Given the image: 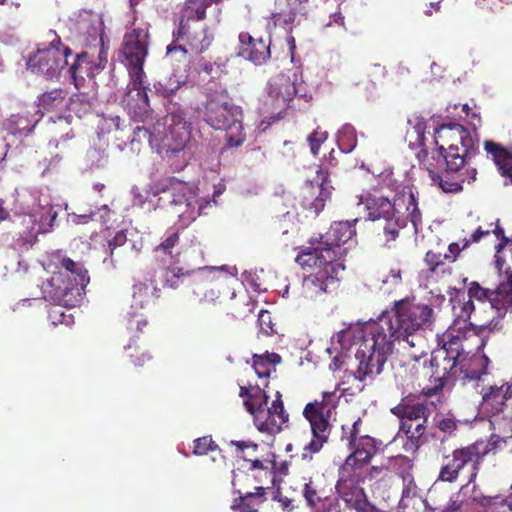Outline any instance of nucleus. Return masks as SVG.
Masks as SVG:
<instances>
[{
  "mask_svg": "<svg viewBox=\"0 0 512 512\" xmlns=\"http://www.w3.org/2000/svg\"><path fill=\"white\" fill-rule=\"evenodd\" d=\"M435 394L437 388H424L420 393H408L390 409V412L399 419V425L428 422L432 409L441 404L440 397L436 401L430 399Z\"/></svg>",
  "mask_w": 512,
  "mask_h": 512,
  "instance_id": "14",
  "label": "nucleus"
},
{
  "mask_svg": "<svg viewBox=\"0 0 512 512\" xmlns=\"http://www.w3.org/2000/svg\"><path fill=\"white\" fill-rule=\"evenodd\" d=\"M130 83L128 91L122 98V103L128 110L129 114L133 115L136 121L147 123L150 116V102L148 98V87L144 86L145 76H140L139 84L135 83L136 78L129 77Z\"/></svg>",
  "mask_w": 512,
  "mask_h": 512,
  "instance_id": "22",
  "label": "nucleus"
},
{
  "mask_svg": "<svg viewBox=\"0 0 512 512\" xmlns=\"http://www.w3.org/2000/svg\"><path fill=\"white\" fill-rule=\"evenodd\" d=\"M353 509L356 510L357 512H382L380 509H378L376 506H374L368 501L366 495L364 498H362L360 502L357 503V505L354 506Z\"/></svg>",
  "mask_w": 512,
  "mask_h": 512,
  "instance_id": "61",
  "label": "nucleus"
},
{
  "mask_svg": "<svg viewBox=\"0 0 512 512\" xmlns=\"http://www.w3.org/2000/svg\"><path fill=\"white\" fill-rule=\"evenodd\" d=\"M433 321L434 311L430 305L406 297L394 301L390 310L383 311L376 320L366 323L363 328L342 330L338 334L340 342L359 334L360 344L356 352L359 364L355 378L364 382L378 376L395 342L402 344L404 349L412 350L409 356L418 361L426 355L425 339L419 331L429 328Z\"/></svg>",
  "mask_w": 512,
  "mask_h": 512,
  "instance_id": "1",
  "label": "nucleus"
},
{
  "mask_svg": "<svg viewBox=\"0 0 512 512\" xmlns=\"http://www.w3.org/2000/svg\"><path fill=\"white\" fill-rule=\"evenodd\" d=\"M389 468L386 465H374L367 469L366 473L363 474L364 481H379L383 480L388 476Z\"/></svg>",
  "mask_w": 512,
  "mask_h": 512,
  "instance_id": "55",
  "label": "nucleus"
},
{
  "mask_svg": "<svg viewBox=\"0 0 512 512\" xmlns=\"http://www.w3.org/2000/svg\"><path fill=\"white\" fill-rule=\"evenodd\" d=\"M195 270L188 271L180 266H159L158 270L154 271V278L158 277L159 282L163 287H168L171 289H177L184 282L185 279L188 280V284L191 280V274L194 273Z\"/></svg>",
  "mask_w": 512,
  "mask_h": 512,
  "instance_id": "31",
  "label": "nucleus"
},
{
  "mask_svg": "<svg viewBox=\"0 0 512 512\" xmlns=\"http://www.w3.org/2000/svg\"><path fill=\"white\" fill-rule=\"evenodd\" d=\"M317 180L320 181L318 184L319 194L317 197L312 199L311 189L313 188L312 183L307 184L305 190L310 194V197L303 196L302 206L308 210L311 214L317 216L325 207L326 201L331 199L333 187L328 180V172L323 169L317 171Z\"/></svg>",
  "mask_w": 512,
  "mask_h": 512,
  "instance_id": "27",
  "label": "nucleus"
},
{
  "mask_svg": "<svg viewBox=\"0 0 512 512\" xmlns=\"http://www.w3.org/2000/svg\"><path fill=\"white\" fill-rule=\"evenodd\" d=\"M235 282L225 266H205L191 274L188 291L199 303H215L221 296L234 294L231 283Z\"/></svg>",
  "mask_w": 512,
  "mask_h": 512,
  "instance_id": "11",
  "label": "nucleus"
},
{
  "mask_svg": "<svg viewBox=\"0 0 512 512\" xmlns=\"http://www.w3.org/2000/svg\"><path fill=\"white\" fill-rule=\"evenodd\" d=\"M451 301L454 316L459 320H469L473 311L475 310L473 301H471L470 298L464 294L456 296Z\"/></svg>",
  "mask_w": 512,
  "mask_h": 512,
  "instance_id": "44",
  "label": "nucleus"
},
{
  "mask_svg": "<svg viewBox=\"0 0 512 512\" xmlns=\"http://www.w3.org/2000/svg\"><path fill=\"white\" fill-rule=\"evenodd\" d=\"M302 494L307 505L311 508H316L322 501L327 500L324 489L320 488L319 484L312 478L304 484Z\"/></svg>",
  "mask_w": 512,
  "mask_h": 512,
  "instance_id": "42",
  "label": "nucleus"
},
{
  "mask_svg": "<svg viewBox=\"0 0 512 512\" xmlns=\"http://www.w3.org/2000/svg\"><path fill=\"white\" fill-rule=\"evenodd\" d=\"M49 260L48 268L53 264L58 270L42 284L44 298L51 302L76 306L89 283L88 270L82 262L65 257L60 252L51 253Z\"/></svg>",
  "mask_w": 512,
  "mask_h": 512,
  "instance_id": "5",
  "label": "nucleus"
},
{
  "mask_svg": "<svg viewBox=\"0 0 512 512\" xmlns=\"http://www.w3.org/2000/svg\"><path fill=\"white\" fill-rule=\"evenodd\" d=\"M267 464L269 465V469L272 470V473L274 475H279V476H285L288 474V463L286 461H282L280 463L276 462V461H268Z\"/></svg>",
  "mask_w": 512,
  "mask_h": 512,
  "instance_id": "59",
  "label": "nucleus"
},
{
  "mask_svg": "<svg viewBox=\"0 0 512 512\" xmlns=\"http://www.w3.org/2000/svg\"><path fill=\"white\" fill-rule=\"evenodd\" d=\"M149 31L147 27H137L124 34L120 48L121 62L128 70L129 77L140 82V76H145L143 65L148 55Z\"/></svg>",
  "mask_w": 512,
  "mask_h": 512,
  "instance_id": "15",
  "label": "nucleus"
},
{
  "mask_svg": "<svg viewBox=\"0 0 512 512\" xmlns=\"http://www.w3.org/2000/svg\"><path fill=\"white\" fill-rule=\"evenodd\" d=\"M231 446H234L236 448L237 452H242L245 449H252L253 451H256L258 448V445L252 441H231Z\"/></svg>",
  "mask_w": 512,
  "mask_h": 512,
  "instance_id": "64",
  "label": "nucleus"
},
{
  "mask_svg": "<svg viewBox=\"0 0 512 512\" xmlns=\"http://www.w3.org/2000/svg\"><path fill=\"white\" fill-rule=\"evenodd\" d=\"M322 512H344L338 498L325 500Z\"/></svg>",
  "mask_w": 512,
  "mask_h": 512,
  "instance_id": "63",
  "label": "nucleus"
},
{
  "mask_svg": "<svg viewBox=\"0 0 512 512\" xmlns=\"http://www.w3.org/2000/svg\"><path fill=\"white\" fill-rule=\"evenodd\" d=\"M506 312H498L497 317H493L489 322L484 324H472L474 333L482 340V345L486 344V340L491 335L501 333L504 330L503 316Z\"/></svg>",
  "mask_w": 512,
  "mask_h": 512,
  "instance_id": "37",
  "label": "nucleus"
},
{
  "mask_svg": "<svg viewBox=\"0 0 512 512\" xmlns=\"http://www.w3.org/2000/svg\"><path fill=\"white\" fill-rule=\"evenodd\" d=\"M238 56L256 65H261L270 58V43L261 38H253L248 32H241Z\"/></svg>",
  "mask_w": 512,
  "mask_h": 512,
  "instance_id": "25",
  "label": "nucleus"
},
{
  "mask_svg": "<svg viewBox=\"0 0 512 512\" xmlns=\"http://www.w3.org/2000/svg\"><path fill=\"white\" fill-rule=\"evenodd\" d=\"M127 236L125 231L116 232L114 237L108 241L110 262L114 265L125 257Z\"/></svg>",
  "mask_w": 512,
  "mask_h": 512,
  "instance_id": "40",
  "label": "nucleus"
},
{
  "mask_svg": "<svg viewBox=\"0 0 512 512\" xmlns=\"http://www.w3.org/2000/svg\"><path fill=\"white\" fill-rule=\"evenodd\" d=\"M254 401L249 403V414L252 416L256 429L267 435L274 436L283 430L289 421V414L284 409V403L280 392H276V398L268 406V396H254Z\"/></svg>",
  "mask_w": 512,
  "mask_h": 512,
  "instance_id": "12",
  "label": "nucleus"
},
{
  "mask_svg": "<svg viewBox=\"0 0 512 512\" xmlns=\"http://www.w3.org/2000/svg\"><path fill=\"white\" fill-rule=\"evenodd\" d=\"M471 499L476 506L481 508V512H511L505 496L502 495H475Z\"/></svg>",
  "mask_w": 512,
  "mask_h": 512,
  "instance_id": "36",
  "label": "nucleus"
},
{
  "mask_svg": "<svg viewBox=\"0 0 512 512\" xmlns=\"http://www.w3.org/2000/svg\"><path fill=\"white\" fill-rule=\"evenodd\" d=\"M18 238L16 240V243L14 244L15 248H29L31 247L35 240H36V234L31 231H25L23 233L19 232L17 233Z\"/></svg>",
  "mask_w": 512,
  "mask_h": 512,
  "instance_id": "58",
  "label": "nucleus"
},
{
  "mask_svg": "<svg viewBox=\"0 0 512 512\" xmlns=\"http://www.w3.org/2000/svg\"><path fill=\"white\" fill-rule=\"evenodd\" d=\"M499 283L495 289L482 287L478 282H471L467 296L471 301L488 302L497 312H506L512 307V269L504 267L498 270Z\"/></svg>",
  "mask_w": 512,
  "mask_h": 512,
  "instance_id": "17",
  "label": "nucleus"
},
{
  "mask_svg": "<svg viewBox=\"0 0 512 512\" xmlns=\"http://www.w3.org/2000/svg\"><path fill=\"white\" fill-rule=\"evenodd\" d=\"M179 245V231L174 229L167 231L162 241L153 249L155 260L159 263H163L166 257H169L170 260L176 261L180 255V251L178 250Z\"/></svg>",
  "mask_w": 512,
  "mask_h": 512,
  "instance_id": "32",
  "label": "nucleus"
},
{
  "mask_svg": "<svg viewBox=\"0 0 512 512\" xmlns=\"http://www.w3.org/2000/svg\"><path fill=\"white\" fill-rule=\"evenodd\" d=\"M360 482H364L363 472L340 466L335 489L338 499L343 500L349 508L353 509L366 495L364 489L359 486Z\"/></svg>",
  "mask_w": 512,
  "mask_h": 512,
  "instance_id": "23",
  "label": "nucleus"
},
{
  "mask_svg": "<svg viewBox=\"0 0 512 512\" xmlns=\"http://www.w3.org/2000/svg\"><path fill=\"white\" fill-rule=\"evenodd\" d=\"M157 152L176 154L185 149L191 136V126L180 113H171L162 122Z\"/></svg>",
  "mask_w": 512,
  "mask_h": 512,
  "instance_id": "18",
  "label": "nucleus"
},
{
  "mask_svg": "<svg viewBox=\"0 0 512 512\" xmlns=\"http://www.w3.org/2000/svg\"><path fill=\"white\" fill-rule=\"evenodd\" d=\"M166 193L169 194V203L173 213L183 222L194 221L201 214L202 205L196 196L182 184L172 186Z\"/></svg>",
  "mask_w": 512,
  "mask_h": 512,
  "instance_id": "20",
  "label": "nucleus"
},
{
  "mask_svg": "<svg viewBox=\"0 0 512 512\" xmlns=\"http://www.w3.org/2000/svg\"><path fill=\"white\" fill-rule=\"evenodd\" d=\"M485 150L493 156L498 169H500L504 163H507V160H512L507 150L493 141L485 142Z\"/></svg>",
  "mask_w": 512,
  "mask_h": 512,
  "instance_id": "47",
  "label": "nucleus"
},
{
  "mask_svg": "<svg viewBox=\"0 0 512 512\" xmlns=\"http://www.w3.org/2000/svg\"><path fill=\"white\" fill-rule=\"evenodd\" d=\"M126 356L135 368H144L152 361V357L142 347L136 344L135 340L125 346Z\"/></svg>",
  "mask_w": 512,
  "mask_h": 512,
  "instance_id": "41",
  "label": "nucleus"
},
{
  "mask_svg": "<svg viewBox=\"0 0 512 512\" xmlns=\"http://www.w3.org/2000/svg\"><path fill=\"white\" fill-rule=\"evenodd\" d=\"M341 441L349 454L342 467L362 472L379 452L380 441L368 435L363 429V420L358 417L351 424L341 426Z\"/></svg>",
  "mask_w": 512,
  "mask_h": 512,
  "instance_id": "10",
  "label": "nucleus"
},
{
  "mask_svg": "<svg viewBox=\"0 0 512 512\" xmlns=\"http://www.w3.org/2000/svg\"><path fill=\"white\" fill-rule=\"evenodd\" d=\"M495 447L496 442L480 439L466 446L455 448L449 453H444L441 458L437 481L456 483L464 473H467V482L462 488L470 485L475 488L485 457Z\"/></svg>",
  "mask_w": 512,
  "mask_h": 512,
  "instance_id": "6",
  "label": "nucleus"
},
{
  "mask_svg": "<svg viewBox=\"0 0 512 512\" xmlns=\"http://www.w3.org/2000/svg\"><path fill=\"white\" fill-rule=\"evenodd\" d=\"M218 449V445L211 436H203L194 440L193 454L197 456L206 455Z\"/></svg>",
  "mask_w": 512,
  "mask_h": 512,
  "instance_id": "50",
  "label": "nucleus"
},
{
  "mask_svg": "<svg viewBox=\"0 0 512 512\" xmlns=\"http://www.w3.org/2000/svg\"><path fill=\"white\" fill-rule=\"evenodd\" d=\"M161 128H164L161 120H157L153 124L152 129L139 125L133 127L131 129V136L128 137L131 150L139 151L145 142L151 148L157 150L158 136L160 135Z\"/></svg>",
  "mask_w": 512,
  "mask_h": 512,
  "instance_id": "29",
  "label": "nucleus"
},
{
  "mask_svg": "<svg viewBox=\"0 0 512 512\" xmlns=\"http://www.w3.org/2000/svg\"><path fill=\"white\" fill-rule=\"evenodd\" d=\"M462 250V246L460 247L459 243H450L448 246L449 253L444 254L443 257L449 262H455Z\"/></svg>",
  "mask_w": 512,
  "mask_h": 512,
  "instance_id": "62",
  "label": "nucleus"
},
{
  "mask_svg": "<svg viewBox=\"0 0 512 512\" xmlns=\"http://www.w3.org/2000/svg\"><path fill=\"white\" fill-rule=\"evenodd\" d=\"M481 409L490 415H497L503 411L508 399L512 397V386L503 383L500 386L491 385L481 391Z\"/></svg>",
  "mask_w": 512,
  "mask_h": 512,
  "instance_id": "26",
  "label": "nucleus"
},
{
  "mask_svg": "<svg viewBox=\"0 0 512 512\" xmlns=\"http://www.w3.org/2000/svg\"><path fill=\"white\" fill-rule=\"evenodd\" d=\"M327 138L328 133L326 131H321L319 128L315 129L311 134H309L307 140L310 150L314 156L318 155L321 144L324 143Z\"/></svg>",
  "mask_w": 512,
  "mask_h": 512,
  "instance_id": "53",
  "label": "nucleus"
},
{
  "mask_svg": "<svg viewBox=\"0 0 512 512\" xmlns=\"http://www.w3.org/2000/svg\"><path fill=\"white\" fill-rule=\"evenodd\" d=\"M253 368L259 378H267L274 370V366L281 361L277 353L267 355H253Z\"/></svg>",
  "mask_w": 512,
  "mask_h": 512,
  "instance_id": "39",
  "label": "nucleus"
},
{
  "mask_svg": "<svg viewBox=\"0 0 512 512\" xmlns=\"http://www.w3.org/2000/svg\"><path fill=\"white\" fill-rule=\"evenodd\" d=\"M255 490V492H248L235 498L231 509L237 512H258L266 500V492L263 487H256Z\"/></svg>",
  "mask_w": 512,
  "mask_h": 512,
  "instance_id": "35",
  "label": "nucleus"
},
{
  "mask_svg": "<svg viewBox=\"0 0 512 512\" xmlns=\"http://www.w3.org/2000/svg\"><path fill=\"white\" fill-rule=\"evenodd\" d=\"M9 121L14 126L16 132L29 134L34 130L39 119L30 120L29 113L24 112L12 115Z\"/></svg>",
  "mask_w": 512,
  "mask_h": 512,
  "instance_id": "46",
  "label": "nucleus"
},
{
  "mask_svg": "<svg viewBox=\"0 0 512 512\" xmlns=\"http://www.w3.org/2000/svg\"><path fill=\"white\" fill-rule=\"evenodd\" d=\"M399 432L403 433L406 441V452L415 453L429 442L428 422H415L399 425Z\"/></svg>",
  "mask_w": 512,
  "mask_h": 512,
  "instance_id": "28",
  "label": "nucleus"
},
{
  "mask_svg": "<svg viewBox=\"0 0 512 512\" xmlns=\"http://www.w3.org/2000/svg\"><path fill=\"white\" fill-rule=\"evenodd\" d=\"M365 207L368 219L384 221L383 233L386 242L395 241L408 221L412 223L415 233L422 225V213L417 198L409 187L396 193L393 201L387 197L370 195L366 198Z\"/></svg>",
  "mask_w": 512,
  "mask_h": 512,
  "instance_id": "4",
  "label": "nucleus"
},
{
  "mask_svg": "<svg viewBox=\"0 0 512 512\" xmlns=\"http://www.w3.org/2000/svg\"><path fill=\"white\" fill-rule=\"evenodd\" d=\"M125 121L122 120L119 116H109L105 117L103 119V127L102 129H106L108 133H111L113 131L117 132H123L125 125Z\"/></svg>",
  "mask_w": 512,
  "mask_h": 512,
  "instance_id": "57",
  "label": "nucleus"
},
{
  "mask_svg": "<svg viewBox=\"0 0 512 512\" xmlns=\"http://www.w3.org/2000/svg\"><path fill=\"white\" fill-rule=\"evenodd\" d=\"M210 0H188L181 11L178 25H204L201 23L206 18Z\"/></svg>",
  "mask_w": 512,
  "mask_h": 512,
  "instance_id": "33",
  "label": "nucleus"
},
{
  "mask_svg": "<svg viewBox=\"0 0 512 512\" xmlns=\"http://www.w3.org/2000/svg\"><path fill=\"white\" fill-rule=\"evenodd\" d=\"M297 74L279 73L272 76L266 87V95L261 104V112L270 118H280L289 108H292V102L295 97L303 98L306 102L312 96L308 95L301 81L298 83Z\"/></svg>",
  "mask_w": 512,
  "mask_h": 512,
  "instance_id": "9",
  "label": "nucleus"
},
{
  "mask_svg": "<svg viewBox=\"0 0 512 512\" xmlns=\"http://www.w3.org/2000/svg\"><path fill=\"white\" fill-rule=\"evenodd\" d=\"M353 221L333 222L328 231L319 238V246L301 250L296 263L305 271L301 285V296L310 301H323L327 295L336 293L340 286V273L345 270L344 259L348 254L345 244L356 235Z\"/></svg>",
  "mask_w": 512,
  "mask_h": 512,
  "instance_id": "2",
  "label": "nucleus"
},
{
  "mask_svg": "<svg viewBox=\"0 0 512 512\" xmlns=\"http://www.w3.org/2000/svg\"><path fill=\"white\" fill-rule=\"evenodd\" d=\"M489 358L486 355H474L469 359L468 364H459V376L463 384L471 381H479L483 375L487 374Z\"/></svg>",
  "mask_w": 512,
  "mask_h": 512,
  "instance_id": "34",
  "label": "nucleus"
},
{
  "mask_svg": "<svg viewBox=\"0 0 512 512\" xmlns=\"http://www.w3.org/2000/svg\"><path fill=\"white\" fill-rule=\"evenodd\" d=\"M436 427L443 433L451 435L457 428V420L453 416H446L436 422Z\"/></svg>",
  "mask_w": 512,
  "mask_h": 512,
  "instance_id": "56",
  "label": "nucleus"
},
{
  "mask_svg": "<svg viewBox=\"0 0 512 512\" xmlns=\"http://www.w3.org/2000/svg\"><path fill=\"white\" fill-rule=\"evenodd\" d=\"M266 395V392L264 389L260 388L259 386H250L245 387L241 386L239 391V396L243 398V405L247 412H249V403H252L254 401V396L264 397Z\"/></svg>",
  "mask_w": 512,
  "mask_h": 512,
  "instance_id": "52",
  "label": "nucleus"
},
{
  "mask_svg": "<svg viewBox=\"0 0 512 512\" xmlns=\"http://www.w3.org/2000/svg\"><path fill=\"white\" fill-rule=\"evenodd\" d=\"M204 120L214 129L225 130L226 146H241L245 140L242 111L228 101L225 90L210 91L204 104Z\"/></svg>",
  "mask_w": 512,
  "mask_h": 512,
  "instance_id": "7",
  "label": "nucleus"
},
{
  "mask_svg": "<svg viewBox=\"0 0 512 512\" xmlns=\"http://www.w3.org/2000/svg\"><path fill=\"white\" fill-rule=\"evenodd\" d=\"M71 49L61 42L60 38L54 39L49 46L39 48L27 61V69L34 75L46 80L58 79L62 70L68 65V56Z\"/></svg>",
  "mask_w": 512,
  "mask_h": 512,
  "instance_id": "13",
  "label": "nucleus"
},
{
  "mask_svg": "<svg viewBox=\"0 0 512 512\" xmlns=\"http://www.w3.org/2000/svg\"><path fill=\"white\" fill-rule=\"evenodd\" d=\"M172 37V43L167 46V55L180 53L183 57L189 52L203 54L214 41V35L206 25H178Z\"/></svg>",
  "mask_w": 512,
  "mask_h": 512,
  "instance_id": "16",
  "label": "nucleus"
},
{
  "mask_svg": "<svg viewBox=\"0 0 512 512\" xmlns=\"http://www.w3.org/2000/svg\"><path fill=\"white\" fill-rule=\"evenodd\" d=\"M444 254L429 250L424 257L425 264L428 266L429 271L435 273L440 266L444 265L446 260Z\"/></svg>",
  "mask_w": 512,
  "mask_h": 512,
  "instance_id": "54",
  "label": "nucleus"
},
{
  "mask_svg": "<svg viewBox=\"0 0 512 512\" xmlns=\"http://www.w3.org/2000/svg\"><path fill=\"white\" fill-rule=\"evenodd\" d=\"M340 396L337 390L324 391L321 400L316 399L305 405L302 414L310 424L313 438L303 449V459L311 460L313 454L320 452L328 442L332 412L336 409Z\"/></svg>",
  "mask_w": 512,
  "mask_h": 512,
  "instance_id": "8",
  "label": "nucleus"
},
{
  "mask_svg": "<svg viewBox=\"0 0 512 512\" xmlns=\"http://www.w3.org/2000/svg\"><path fill=\"white\" fill-rule=\"evenodd\" d=\"M47 132L55 137V146L58 147L59 141H65L74 138L73 129L66 117L59 116L57 120L50 119L47 124Z\"/></svg>",
  "mask_w": 512,
  "mask_h": 512,
  "instance_id": "38",
  "label": "nucleus"
},
{
  "mask_svg": "<svg viewBox=\"0 0 512 512\" xmlns=\"http://www.w3.org/2000/svg\"><path fill=\"white\" fill-rule=\"evenodd\" d=\"M159 297L160 290L156 286L142 282L134 284L130 306L131 312L128 313L127 317V329L131 333L142 331L147 326V319L141 311H149L155 307Z\"/></svg>",
  "mask_w": 512,
  "mask_h": 512,
  "instance_id": "19",
  "label": "nucleus"
},
{
  "mask_svg": "<svg viewBox=\"0 0 512 512\" xmlns=\"http://www.w3.org/2000/svg\"><path fill=\"white\" fill-rule=\"evenodd\" d=\"M107 53L101 48L97 59H94L87 52L78 54L68 69V73L74 86L79 89L85 83L86 78H94L101 70L106 67Z\"/></svg>",
  "mask_w": 512,
  "mask_h": 512,
  "instance_id": "21",
  "label": "nucleus"
},
{
  "mask_svg": "<svg viewBox=\"0 0 512 512\" xmlns=\"http://www.w3.org/2000/svg\"><path fill=\"white\" fill-rule=\"evenodd\" d=\"M289 11L286 15L285 22L293 23L297 16H305L308 12V0H287Z\"/></svg>",
  "mask_w": 512,
  "mask_h": 512,
  "instance_id": "48",
  "label": "nucleus"
},
{
  "mask_svg": "<svg viewBox=\"0 0 512 512\" xmlns=\"http://www.w3.org/2000/svg\"><path fill=\"white\" fill-rule=\"evenodd\" d=\"M443 345L439 349H445L447 354L457 360L459 364L463 362L461 359L463 355L462 337L454 335L452 332L447 331L442 338Z\"/></svg>",
  "mask_w": 512,
  "mask_h": 512,
  "instance_id": "43",
  "label": "nucleus"
},
{
  "mask_svg": "<svg viewBox=\"0 0 512 512\" xmlns=\"http://www.w3.org/2000/svg\"><path fill=\"white\" fill-rule=\"evenodd\" d=\"M257 322L260 332L264 335L269 336L277 332L275 328L276 324L273 322L272 315L269 311L261 310L258 314Z\"/></svg>",
  "mask_w": 512,
  "mask_h": 512,
  "instance_id": "51",
  "label": "nucleus"
},
{
  "mask_svg": "<svg viewBox=\"0 0 512 512\" xmlns=\"http://www.w3.org/2000/svg\"><path fill=\"white\" fill-rule=\"evenodd\" d=\"M490 233L489 230H483L481 227L476 229V231L471 235L470 239H464L462 244V249H466L469 247L471 243L479 242L484 236Z\"/></svg>",
  "mask_w": 512,
  "mask_h": 512,
  "instance_id": "60",
  "label": "nucleus"
},
{
  "mask_svg": "<svg viewBox=\"0 0 512 512\" xmlns=\"http://www.w3.org/2000/svg\"><path fill=\"white\" fill-rule=\"evenodd\" d=\"M459 362L449 356L445 349H435L430 358V377L438 383L437 392L441 391L450 375H457Z\"/></svg>",
  "mask_w": 512,
  "mask_h": 512,
  "instance_id": "24",
  "label": "nucleus"
},
{
  "mask_svg": "<svg viewBox=\"0 0 512 512\" xmlns=\"http://www.w3.org/2000/svg\"><path fill=\"white\" fill-rule=\"evenodd\" d=\"M55 304L50 307L48 310V318L54 326L58 324H65L67 326L73 323L72 314H67L65 309L74 308L75 306H67L61 304L59 302H54Z\"/></svg>",
  "mask_w": 512,
  "mask_h": 512,
  "instance_id": "45",
  "label": "nucleus"
},
{
  "mask_svg": "<svg viewBox=\"0 0 512 512\" xmlns=\"http://www.w3.org/2000/svg\"><path fill=\"white\" fill-rule=\"evenodd\" d=\"M69 93L63 88H54L43 92L37 97V107L42 113L61 112L67 107Z\"/></svg>",
  "mask_w": 512,
  "mask_h": 512,
  "instance_id": "30",
  "label": "nucleus"
},
{
  "mask_svg": "<svg viewBox=\"0 0 512 512\" xmlns=\"http://www.w3.org/2000/svg\"><path fill=\"white\" fill-rule=\"evenodd\" d=\"M495 236L500 240V242L496 245V254H495V265L497 269L501 272L505 267V260L500 256L503 248L510 242L509 238L505 236L503 228L496 225V228L493 230Z\"/></svg>",
  "mask_w": 512,
  "mask_h": 512,
  "instance_id": "49",
  "label": "nucleus"
},
{
  "mask_svg": "<svg viewBox=\"0 0 512 512\" xmlns=\"http://www.w3.org/2000/svg\"><path fill=\"white\" fill-rule=\"evenodd\" d=\"M435 144L433 158L443 159L445 169L441 173L428 169L432 184L444 193L461 192L465 183L476 180L477 170L470 166L478 150L476 139L463 125L449 123L436 129Z\"/></svg>",
  "mask_w": 512,
  "mask_h": 512,
  "instance_id": "3",
  "label": "nucleus"
}]
</instances>
